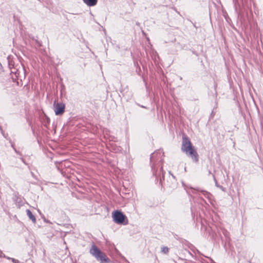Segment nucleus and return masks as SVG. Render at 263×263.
<instances>
[{"mask_svg":"<svg viewBox=\"0 0 263 263\" xmlns=\"http://www.w3.org/2000/svg\"><path fill=\"white\" fill-rule=\"evenodd\" d=\"M10 259L12 260V261L14 263H16V262H18V261H17V260H15V259H14V258H10Z\"/></svg>","mask_w":263,"mask_h":263,"instance_id":"obj_8","label":"nucleus"},{"mask_svg":"<svg viewBox=\"0 0 263 263\" xmlns=\"http://www.w3.org/2000/svg\"><path fill=\"white\" fill-rule=\"evenodd\" d=\"M27 215L29 217V218L33 222V223L36 222V219L34 215L32 214L31 212L29 210H26Z\"/></svg>","mask_w":263,"mask_h":263,"instance_id":"obj_6","label":"nucleus"},{"mask_svg":"<svg viewBox=\"0 0 263 263\" xmlns=\"http://www.w3.org/2000/svg\"><path fill=\"white\" fill-rule=\"evenodd\" d=\"M83 1L88 6L91 7L97 4L98 0H83Z\"/></svg>","mask_w":263,"mask_h":263,"instance_id":"obj_5","label":"nucleus"},{"mask_svg":"<svg viewBox=\"0 0 263 263\" xmlns=\"http://www.w3.org/2000/svg\"><path fill=\"white\" fill-rule=\"evenodd\" d=\"M54 110L56 115H61L65 111V105L62 103H54Z\"/></svg>","mask_w":263,"mask_h":263,"instance_id":"obj_4","label":"nucleus"},{"mask_svg":"<svg viewBox=\"0 0 263 263\" xmlns=\"http://www.w3.org/2000/svg\"><path fill=\"white\" fill-rule=\"evenodd\" d=\"M90 253L101 263H107L109 262V259L106 256V255L101 252L100 250L95 246H92L90 250Z\"/></svg>","mask_w":263,"mask_h":263,"instance_id":"obj_2","label":"nucleus"},{"mask_svg":"<svg viewBox=\"0 0 263 263\" xmlns=\"http://www.w3.org/2000/svg\"><path fill=\"white\" fill-rule=\"evenodd\" d=\"M112 217L114 220L118 224H122L124 223L125 224L127 223V221L125 223H124L125 220L126 219L125 216L121 212L119 211H115L112 213ZM126 221H127L126 220Z\"/></svg>","mask_w":263,"mask_h":263,"instance_id":"obj_3","label":"nucleus"},{"mask_svg":"<svg viewBox=\"0 0 263 263\" xmlns=\"http://www.w3.org/2000/svg\"><path fill=\"white\" fill-rule=\"evenodd\" d=\"M161 252L164 254H167L168 252V248L167 247H163L161 248Z\"/></svg>","mask_w":263,"mask_h":263,"instance_id":"obj_7","label":"nucleus"},{"mask_svg":"<svg viewBox=\"0 0 263 263\" xmlns=\"http://www.w3.org/2000/svg\"><path fill=\"white\" fill-rule=\"evenodd\" d=\"M182 150L185 152L186 154L190 156L193 161L197 162L198 161V155L192 146L189 139L184 137L183 139Z\"/></svg>","mask_w":263,"mask_h":263,"instance_id":"obj_1","label":"nucleus"}]
</instances>
